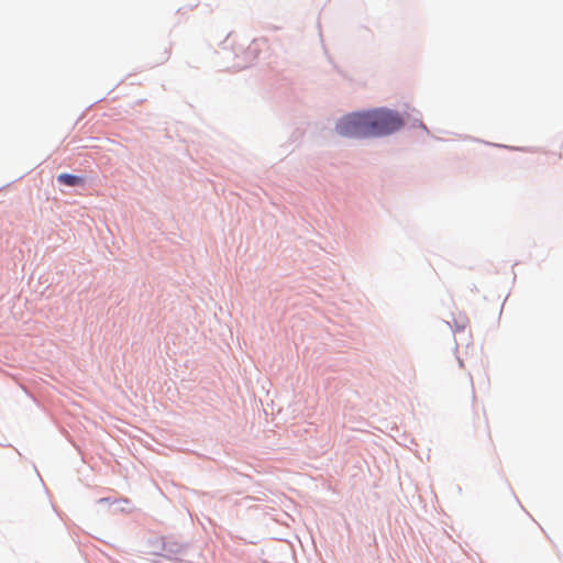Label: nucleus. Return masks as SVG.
Instances as JSON below:
<instances>
[{
  "instance_id": "f257e3e1",
  "label": "nucleus",
  "mask_w": 563,
  "mask_h": 563,
  "mask_svg": "<svg viewBox=\"0 0 563 563\" xmlns=\"http://www.w3.org/2000/svg\"><path fill=\"white\" fill-rule=\"evenodd\" d=\"M372 137L390 134L402 126L401 118L389 110L375 109L369 111Z\"/></svg>"
},
{
  "instance_id": "f03ea898",
  "label": "nucleus",
  "mask_w": 563,
  "mask_h": 563,
  "mask_svg": "<svg viewBox=\"0 0 563 563\" xmlns=\"http://www.w3.org/2000/svg\"><path fill=\"white\" fill-rule=\"evenodd\" d=\"M335 130L341 136L361 139L356 112L341 118L335 125Z\"/></svg>"
},
{
  "instance_id": "7ed1b4c3",
  "label": "nucleus",
  "mask_w": 563,
  "mask_h": 563,
  "mask_svg": "<svg viewBox=\"0 0 563 563\" xmlns=\"http://www.w3.org/2000/svg\"><path fill=\"white\" fill-rule=\"evenodd\" d=\"M358 120L360 135L363 137H372L369 111L356 112Z\"/></svg>"
},
{
  "instance_id": "20e7f679",
  "label": "nucleus",
  "mask_w": 563,
  "mask_h": 563,
  "mask_svg": "<svg viewBox=\"0 0 563 563\" xmlns=\"http://www.w3.org/2000/svg\"><path fill=\"white\" fill-rule=\"evenodd\" d=\"M57 179L64 185L70 186V174H60Z\"/></svg>"
},
{
  "instance_id": "39448f33",
  "label": "nucleus",
  "mask_w": 563,
  "mask_h": 563,
  "mask_svg": "<svg viewBox=\"0 0 563 563\" xmlns=\"http://www.w3.org/2000/svg\"><path fill=\"white\" fill-rule=\"evenodd\" d=\"M71 180H73V186H75L77 184H82V178L76 177L74 175L71 177Z\"/></svg>"
}]
</instances>
